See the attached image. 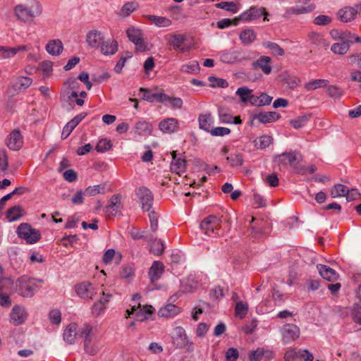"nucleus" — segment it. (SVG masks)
<instances>
[{
  "label": "nucleus",
  "mask_w": 361,
  "mask_h": 361,
  "mask_svg": "<svg viewBox=\"0 0 361 361\" xmlns=\"http://www.w3.org/2000/svg\"><path fill=\"white\" fill-rule=\"evenodd\" d=\"M329 81L324 79H318L310 81L305 84V89L311 91L316 89L327 86Z\"/></svg>",
  "instance_id": "4c0bfd02"
},
{
  "label": "nucleus",
  "mask_w": 361,
  "mask_h": 361,
  "mask_svg": "<svg viewBox=\"0 0 361 361\" xmlns=\"http://www.w3.org/2000/svg\"><path fill=\"white\" fill-rule=\"evenodd\" d=\"M160 102H168L173 109H180L183 106V102L179 97H170L165 93L162 92V94L159 96Z\"/></svg>",
  "instance_id": "2f4dec72"
},
{
  "label": "nucleus",
  "mask_w": 361,
  "mask_h": 361,
  "mask_svg": "<svg viewBox=\"0 0 361 361\" xmlns=\"http://www.w3.org/2000/svg\"><path fill=\"white\" fill-rule=\"evenodd\" d=\"M272 101V97L269 95L262 93L259 96L255 97V106H264L269 104Z\"/></svg>",
  "instance_id": "49530a36"
},
{
  "label": "nucleus",
  "mask_w": 361,
  "mask_h": 361,
  "mask_svg": "<svg viewBox=\"0 0 361 361\" xmlns=\"http://www.w3.org/2000/svg\"><path fill=\"white\" fill-rule=\"evenodd\" d=\"M271 59L269 56H262L255 63V66L260 68L266 74H269L271 67L269 65Z\"/></svg>",
  "instance_id": "e433bc0d"
},
{
  "label": "nucleus",
  "mask_w": 361,
  "mask_h": 361,
  "mask_svg": "<svg viewBox=\"0 0 361 361\" xmlns=\"http://www.w3.org/2000/svg\"><path fill=\"white\" fill-rule=\"evenodd\" d=\"M316 166L313 164L308 165L307 166H298L297 167V172L301 174H307L310 173L312 174L316 171Z\"/></svg>",
  "instance_id": "13d9d810"
},
{
  "label": "nucleus",
  "mask_w": 361,
  "mask_h": 361,
  "mask_svg": "<svg viewBox=\"0 0 361 361\" xmlns=\"http://www.w3.org/2000/svg\"><path fill=\"white\" fill-rule=\"evenodd\" d=\"M135 131L138 135H150L152 133L151 124L147 121H138L135 125Z\"/></svg>",
  "instance_id": "72a5a7b5"
},
{
  "label": "nucleus",
  "mask_w": 361,
  "mask_h": 361,
  "mask_svg": "<svg viewBox=\"0 0 361 361\" xmlns=\"http://www.w3.org/2000/svg\"><path fill=\"white\" fill-rule=\"evenodd\" d=\"M104 37L100 32L97 31H92L89 32L87 37V41L91 47L94 48H99L102 43L104 42Z\"/></svg>",
  "instance_id": "393cba45"
},
{
  "label": "nucleus",
  "mask_w": 361,
  "mask_h": 361,
  "mask_svg": "<svg viewBox=\"0 0 361 361\" xmlns=\"http://www.w3.org/2000/svg\"><path fill=\"white\" fill-rule=\"evenodd\" d=\"M29 49L27 45H20L16 47H0V56L4 59L14 56L17 53L26 51Z\"/></svg>",
  "instance_id": "a211bd4d"
},
{
  "label": "nucleus",
  "mask_w": 361,
  "mask_h": 361,
  "mask_svg": "<svg viewBox=\"0 0 361 361\" xmlns=\"http://www.w3.org/2000/svg\"><path fill=\"white\" fill-rule=\"evenodd\" d=\"M15 12L18 18L23 21H27L30 20L32 16L30 11L21 5L17 6L16 7Z\"/></svg>",
  "instance_id": "58836bf2"
},
{
  "label": "nucleus",
  "mask_w": 361,
  "mask_h": 361,
  "mask_svg": "<svg viewBox=\"0 0 361 361\" xmlns=\"http://www.w3.org/2000/svg\"><path fill=\"white\" fill-rule=\"evenodd\" d=\"M138 195L142 202V209L149 211L152 203V196L149 190L147 188L141 187L139 188Z\"/></svg>",
  "instance_id": "dca6fc26"
},
{
  "label": "nucleus",
  "mask_w": 361,
  "mask_h": 361,
  "mask_svg": "<svg viewBox=\"0 0 361 361\" xmlns=\"http://www.w3.org/2000/svg\"><path fill=\"white\" fill-rule=\"evenodd\" d=\"M280 118V116L273 111L268 112H262L259 113L256 116V118L261 123H268L271 122H274L278 120Z\"/></svg>",
  "instance_id": "7c9ffc66"
},
{
  "label": "nucleus",
  "mask_w": 361,
  "mask_h": 361,
  "mask_svg": "<svg viewBox=\"0 0 361 361\" xmlns=\"http://www.w3.org/2000/svg\"><path fill=\"white\" fill-rule=\"evenodd\" d=\"M229 133L230 130L224 127H217L211 130V134L214 136H224Z\"/></svg>",
  "instance_id": "680f3d73"
},
{
  "label": "nucleus",
  "mask_w": 361,
  "mask_h": 361,
  "mask_svg": "<svg viewBox=\"0 0 361 361\" xmlns=\"http://www.w3.org/2000/svg\"><path fill=\"white\" fill-rule=\"evenodd\" d=\"M52 63L50 61H44L40 64V68L46 75H49L52 71Z\"/></svg>",
  "instance_id": "774afa93"
},
{
  "label": "nucleus",
  "mask_w": 361,
  "mask_h": 361,
  "mask_svg": "<svg viewBox=\"0 0 361 361\" xmlns=\"http://www.w3.org/2000/svg\"><path fill=\"white\" fill-rule=\"evenodd\" d=\"M63 44L59 39L50 40L46 45V49L51 55H59L63 51Z\"/></svg>",
  "instance_id": "bb28decb"
},
{
  "label": "nucleus",
  "mask_w": 361,
  "mask_h": 361,
  "mask_svg": "<svg viewBox=\"0 0 361 361\" xmlns=\"http://www.w3.org/2000/svg\"><path fill=\"white\" fill-rule=\"evenodd\" d=\"M13 282L11 280L6 279L4 281V285L0 287V304L2 306H10L11 302L9 296L6 293L8 289L12 288Z\"/></svg>",
  "instance_id": "aec40b11"
},
{
  "label": "nucleus",
  "mask_w": 361,
  "mask_h": 361,
  "mask_svg": "<svg viewBox=\"0 0 361 361\" xmlns=\"http://www.w3.org/2000/svg\"><path fill=\"white\" fill-rule=\"evenodd\" d=\"M164 269V266L162 262L157 261L153 263L149 269V276L152 282H154L162 275Z\"/></svg>",
  "instance_id": "5701e85b"
},
{
  "label": "nucleus",
  "mask_w": 361,
  "mask_h": 361,
  "mask_svg": "<svg viewBox=\"0 0 361 361\" xmlns=\"http://www.w3.org/2000/svg\"><path fill=\"white\" fill-rule=\"evenodd\" d=\"M42 281L26 276H21L16 282V291L23 297L30 298L39 288Z\"/></svg>",
  "instance_id": "f03ea898"
},
{
  "label": "nucleus",
  "mask_w": 361,
  "mask_h": 361,
  "mask_svg": "<svg viewBox=\"0 0 361 361\" xmlns=\"http://www.w3.org/2000/svg\"><path fill=\"white\" fill-rule=\"evenodd\" d=\"M77 294L85 299H97L98 293L95 291L92 284L89 282H82L76 286Z\"/></svg>",
  "instance_id": "423d86ee"
},
{
  "label": "nucleus",
  "mask_w": 361,
  "mask_h": 361,
  "mask_svg": "<svg viewBox=\"0 0 361 361\" xmlns=\"http://www.w3.org/2000/svg\"><path fill=\"white\" fill-rule=\"evenodd\" d=\"M8 166V157L5 150H0V169L2 171L7 170Z\"/></svg>",
  "instance_id": "4d7b16f0"
},
{
  "label": "nucleus",
  "mask_w": 361,
  "mask_h": 361,
  "mask_svg": "<svg viewBox=\"0 0 361 361\" xmlns=\"http://www.w3.org/2000/svg\"><path fill=\"white\" fill-rule=\"evenodd\" d=\"M302 160V156L300 154L295 152H285L278 157V161L279 164L283 165H290L294 167L296 166Z\"/></svg>",
  "instance_id": "1a4fd4ad"
},
{
  "label": "nucleus",
  "mask_w": 361,
  "mask_h": 361,
  "mask_svg": "<svg viewBox=\"0 0 361 361\" xmlns=\"http://www.w3.org/2000/svg\"><path fill=\"white\" fill-rule=\"evenodd\" d=\"M200 127L207 131L211 128L212 121L210 114L200 115L199 117Z\"/></svg>",
  "instance_id": "a18cd8bd"
},
{
  "label": "nucleus",
  "mask_w": 361,
  "mask_h": 361,
  "mask_svg": "<svg viewBox=\"0 0 361 361\" xmlns=\"http://www.w3.org/2000/svg\"><path fill=\"white\" fill-rule=\"evenodd\" d=\"M280 77L281 78V80L287 84L290 88H294L300 82V80L298 78L289 75L286 73L281 75Z\"/></svg>",
  "instance_id": "09e8293b"
},
{
  "label": "nucleus",
  "mask_w": 361,
  "mask_h": 361,
  "mask_svg": "<svg viewBox=\"0 0 361 361\" xmlns=\"http://www.w3.org/2000/svg\"><path fill=\"white\" fill-rule=\"evenodd\" d=\"M238 356V350L234 348H229L226 353V361H236Z\"/></svg>",
  "instance_id": "052dcab7"
},
{
  "label": "nucleus",
  "mask_w": 361,
  "mask_h": 361,
  "mask_svg": "<svg viewBox=\"0 0 361 361\" xmlns=\"http://www.w3.org/2000/svg\"><path fill=\"white\" fill-rule=\"evenodd\" d=\"M347 192V188L345 185L342 184H336L335 185L331 190V195L332 197H339L341 196H345Z\"/></svg>",
  "instance_id": "a19ab883"
},
{
  "label": "nucleus",
  "mask_w": 361,
  "mask_h": 361,
  "mask_svg": "<svg viewBox=\"0 0 361 361\" xmlns=\"http://www.w3.org/2000/svg\"><path fill=\"white\" fill-rule=\"evenodd\" d=\"M137 6V5L135 3H126L121 9L120 16L123 18L128 16L136 9Z\"/></svg>",
  "instance_id": "3c124183"
},
{
  "label": "nucleus",
  "mask_w": 361,
  "mask_h": 361,
  "mask_svg": "<svg viewBox=\"0 0 361 361\" xmlns=\"http://www.w3.org/2000/svg\"><path fill=\"white\" fill-rule=\"evenodd\" d=\"M32 80L27 77H20L17 78L16 82L12 85L15 90H25L31 85Z\"/></svg>",
  "instance_id": "c9c22d12"
},
{
  "label": "nucleus",
  "mask_w": 361,
  "mask_h": 361,
  "mask_svg": "<svg viewBox=\"0 0 361 361\" xmlns=\"http://www.w3.org/2000/svg\"><path fill=\"white\" fill-rule=\"evenodd\" d=\"M99 48L101 51L105 55L114 54L118 50V42L114 39L108 41L104 39V42L102 43Z\"/></svg>",
  "instance_id": "a878e982"
},
{
  "label": "nucleus",
  "mask_w": 361,
  "mask_h": 361,
  "mask_svg": "<svg viewBox=\"0 0 361 361\" xmlns=\"http://www.w3.org/2000/svg\"><path fill=\"white\" fill-rule=\"evenodd\" d=\"M240 39L244 43L248 44L255 39V33L250 30H246L240 33Z\"/></svg>",
  "instance_id": "6e6d98bb"
},
{
  "label": "nucleus",
  "mask_w": 361,
  "mask_h": 361,
  "mask_svg": "<svg viewBox=\"0 0 361 361\" xmlns=\"http://www.w3.org/2000/svg\"><path fill=\"white\" fill-rule=\"evenodd\" d=\"M331 22V18L327 16H319L314 19V23L319 25H328Z\"/></svg>",
  "instance_id": "338daca9"
},
{
  "label": "nucleus",
  "mask_w": 361,
  "mask_h": 361,
  "mask_svg": "<svg viewBox=\"0 0 361 361\" xmlns=\"http://www.w3.org/2000/svg\"><path fill=\"white\" fill-rule=\"evenodd\" d=\"M263 356L269 360L273 357V353L271 350L259 348L250 353L249 359L250 361H259Z\"/></svg>",
  "instance_id": "b1692460"
},
{
  "label": "nucleus",
  "mask_w": 361,
  "mask_h": 361,
  "mask_svg": "<svg viewBox=\"0 0 361 361\" xmlns=\"http://www.w3.org/2000/svg\"><path fill=\"white\" fill-rule=\"evenodd\" d=\"M172 157L173 159V161L171 163V170L172 172L176 173L179 176L185 173L186 161L184 158L179 157L176 159V152L173 151L171 153Z\"/></svg>",
  "instance_id": "f3484780"
},
{
  "label": "nucleus",
  "mask_w": 361,
  "mask_h": 361,
  "mask_svg": "<svg viewBox=\"0 0 361 361\" xmlns=\"http://www.w3.org/2000/svg\"><path fill=\"white\" fill-rule=\"evenodd\" d=\"M248 311V305L246 303H243L242 302H238L236 303L235 308V316L239 317L240 319H243L245 317Z\"/></svg>",
  "instance_id": "37998d69"
},
{
  "label": "nucleus",
  "mask_w": 361,
  "mask_h": 361,
  "mask_svg": "<svg viewBox=\"0 0 361 361\" xmlns=\"http://www.w3.org/2000/svg\"><path fill=\"white\" fill-rule=\"evenodd\" d=\"M168 44L173 49L185 52L196 48L197 42L194 38L185 35H173L169 38Z\"/></svg>",
  "instance_id": "7ed1b4c3"
},
{
  "label": "nucleus",
  "mask_w": 361,
  "mask_h": 361,
  "mask_svg": "<svg viewBox=\"0 0 361 361\" xmlns=\"http://www.w3.org/2000/svg\"><path fill=\"white\" fill-rule=\"evenodd\" d=\"M219 226V220L214 216H209L204 219L201 224L202 228L204 231L205 234L208 235L212 233L214 230L218 229Z\"/></svg>",
  "instance_id": "2eb2a0df"
},
{
  "label": "nucleus",
  "mask_w": 361,
  "mask_h": 361,
  "mask_svg": "<svg viewBox=\"0 0 361 361\" xmlns=\"http://www.w3.org/2000/svg\"><path fill=\"white\" fill-rule=\"evenodd\" d=\"M24 214L23 208L20 205H16L7 210L6 216L9 221H14L21 218Z\"/></svg>",
  "instance_id": "4be33fe9"
},
{
  "label": "nucleus",
  "mask_w": 361,
  "mask_h": 361,
  "mask_svg": "<svg viewBox=\"0 0 361 361\" xmlns=\"http://www.w3.org/2000/svg\"><path fill=\"white\" fill-rule=\"evenodd\" d=\"M27 314L25 310L20 306L16 305L13 307L11 313V319L16 325L23 324L26 319Z\"/></svg>",
  "instance_id": "6ab92c4d"
},
{
  "label": "nucleus",
  "mask_w": 361,
  "mask_h": 361,
  "mask_svg": "<svg viewBox=\"0 0 361 361\" xmlns=\"http://www.w3.org/2000/svg\"><path fill=\"white\" fill-rule=\"evenodd\" d=\"M135 269L132 265L125 264L120 270V276L121 278L127 279L134 275Z\"/></svg>",
  "instance_id": "de8ad7c7"
},
{
  "label": "nucleus",
  "mask_w": 361,
  "mask_h": 361,
  "mask_svg": "<svg viewBox=\"0 0 361 361\" xmlns=\"http://www.w3.org/2000/svg\"><path fill=\"white\" fill-rule=\"evenodd\" d=\"M300 329L295 324H286L283 334L284 339L294 341L300 337Z\"/></svg>",
  "instance_id": "412c9836"
},
{
  "label": "nucleus",
  "mask_w": 361,
  "mask_h": 361,
  "mask_svg": "<svg viewBox=\"0 0 361 361\" xmlns=\"http://www.w3.org/2000/svg\"><path fill=\"white\" fill-rule=\"evenodd\" d=\"M49 319L52 324H59L61 321V314L58 310H53L49 313Z\"/></svg>",
  "instance_id": "bf43d9fd"
},
{
  "label": "nucleus",
  "mask_w": 361,
  "mask_h": 361,
  "mask_svg": "<svg viewBox=\"0 0 361 361\" xmlns=\"http://www.w3.org/2000/svg\"><path fill=\"white\" fill-rule=\"evenodd\" d=\"M17 233L20 238L24 239L30 244L37 243L41 237L38 230L32 228L30 224L26 223H23L18 226Z\"/></svg>",
  "instance_id": "20e7f679"
},
{
  "label": "nucleus",
  "mask_w": 361,
  "mask_h": 361,
  "mask_svg": "<svg viewBox=\"0 0 361 361\" xmlns=\"http://www.w3.org/2000/svg\"><path fill=\"white\" fill-rule=\"evenodd\" d=\"M236 94L239 97L241 103L243 105L248 104L254 105L256 95L252 94V90L246 87H240L236 91Z\"/></svg>",
  "instance_id": "f8f14e48"
},
{
  "label": "nucleus",
  "mask_w": 361,
  "mask_h": 361,
  "mask_svg": "<svg viewBox=\"0 0 361 361\" xmlns=\"http://www.w3.org/2000/svg\"><path fill=\"white\" fill-rule=\"evenodd\" d=\"M209 86L211 87L225 88L228 86L227 81L222 78L211 76L209 78Z\"/></svg>",
  "instance_id": "c03bdc74"
},
{
  "label": "nucleus",
  "mask_w": 361,
  "mask_h": 361,
  "mask_svg": "<svg viewBox=\"0 0 361 361\" xmlns=\"http://www.w3.org/2000/svg\"><path fill=\"white\" fill-rule=\"evenodd\" d=\"M298 353L295 349H289L284 355L285 361H293L298 357Z\"/></svg>",
  "instance_id": "69168bd1"
},
{
  "label": "nucleus",
  "mask_w": 361,
  "mask_h": 361,
  "mask_svg": "<svg viewBox=\"0 0 361 361\" xmlns=\"http://www.w3.org/2000/svg\"><path fill=\"white\" fill-rule=\"evenodd\" d=\"M112 147L110 140L107 139H102L99 141L96 146V149L99 152H104L109 150Z\"/></svg>",
  "instance_id": "603ef678"
},
{
  "label": "nucleus",
  "mask_w": 361,
  "mask_h": 361,
  "mask_svg": "<svg viewBox=\"0 0 361 361\" xmlns=\"http://www.w3.org/2000/svg\"><path fill=\"white\" fill-rule=\"evenodd\" d=\"M356 6H346L341 8L338 13V18L344 23L351 22L357 15Z\"/></svg>",
  "instance_id": "9d476101"
},
{
  "label": "nucleus",
  "mask_w": 361,
  "mask_h": 361,
  "mask_svg": "<svg viewBox=\"0 0 361 361\" xmlns=\"http://www.w3.org/2000/svg\"><path fill=\"white\" fill-rule=\"evenodd\" d=\"M77 240L78 238L75 235L64 237L61 240V244L64 247L73 246Z\"/></svg>",
  "instance_id": "0e129e2a"
},
{
  "label": "nucleus",
  "mask_w": 361,
  "mask_h": 361,
  "mask_svg": "<svg viewBox=\"0 0 361 361\" xmlns=\"http://www.w3.org/2000/svg\"><path fill=\"white\" fill-rule=\"evenodd\" d=\"M262 16H264V20H268L267 16L268 13L267 12L264 8H250V10L243 13L240 16V18L243 20H252L257 18H259Z\"/></svg>",
  "instance_id": "9b49d317"
},
{
  "label": "nucleus",
  "mask_w": 361,
  "mask_h": 361,
  "mask_svg": "<svg viewBox=\"0 0 361 361\" xmlns=\"http://www.w3.org/2000/svg\"><path fill=\"white\" fill-rule=\"evenodd\" d=\"M179 312L180 309L177 306L173 304H168L159 310V315L162 317L168 318L178 314Z\"/></svg>",
  "instance_id": "c756f323"
},
{
  "label": "nucleus",
  "mask_w": 361,
  "mask_h": 361,
  "mask_svg": "<svg viewBox=\"0 0 361 361\" xmlns=\"http://www.w3.org/2000/svg\"><path fill=\"white\" fill-rule=\"evenodd\" d=\"M116 257L118 260L121 259V255L120 253H116V251L113 249L108 250L104 255L103 262L105 264H109L112 262L113 259Z\"/></svg>",
  "instance_id": "8fccbe9b"
},
{
  "label": "nucleus",
  "mask_w": 361,
  "mask_h": 361,
  "mask_svg": "<svg viewBox=\"0 0 361 361\" xmlns=\"http://www.w3.org/2000/svg\"><path fill=\"white\" fill-rule=\"evenodd\" d=\"M150 23H153L158 27H169L171 25V20L166 17L154 15H148L145 16Z\"/></svg>",
  "instance_id": "cd10ccee"
},
{
  "label": "nucleus",
  "mask_w": 361,
  "mask_h": 361,
  "mask_svg": "<svg viewBox=\"0 0 361 361\" xmlns=\"http://www.w3.org/2000/svg\"><path fill=\"white\" fill-rule=\"evenodd\" d=\"M123 209V204L120 195H114L109 200V204L106 207V212L109 217H114L121 215Z\"/></svg>",
  "instance_id": "0eeeda50"
},
{
  "label": "nucleus",
  "mask_w": 361,
  "mask_h": 361,
  "mask_svg": "<svg viewBox=\"0 0 361 361\" xmlns=\"http://www.w3.org/2000/svg\"><path fill=\"white\" fill-rule=\"evenodd\" d=\"M227 160L233 166H241L243 161V156L240 154L232 153L227 157Z\"/></svg>",
  "instance_id": "864d4df0"
},
{
  "label": "nucleus",
  "mask_w": 361,
  "mask_h": 361,
  "mask_svg": "<svg viewBox=\"0 0 361 361\" xmlns=\"http://www.w3.org/2000/svg\"><path fill=\"white\" fill-rule=\"evenodd\" d=\"M101 295L102 296L99 297V300H97L92 306V314L95 316H99L104 312L111 298L110 293H105L104 288L99 293L98 296Z\"/></svg>",
  "instance_id": "6e6552de"
},
{
  "label": "nucleus",
  "mask_w": 361,
  "mask_h": 361,
  "mask_svg": "<svg viewBox=\"0 0 361 361\" xmlns=\"http://www.w3.org/2000/svg\"><path fill=\"white\" fill-rule=\"evenodd\" d=\"M339 38L341 42L334 44L331 47V50L335 54H344L348 51L349 44L348 42L343 41L345 39V36H340Z\"/></svg>",
  "instance_id": "473e14b6"
},
{
  "label": "nucleus",
  "mask_w": 361,
  "mask_h": 361,
  "mask_svg": "<svg viewBox=\"0 0 361 361\" xmlns=\"http://www.w3.org/2000/svg\"><path fill=\"white\" fill-rule=\"evenodd\" d=\"M140 91L144 92V94L142 96L143 99H145V100H147L149 102H153L154 100H157V101L160 102V99L159 98V96L162 94V92L151 93L149 92V90L144 89V88H140Z\"/></svg>",
  "instance_id": "5fc2aeb1"
},
{
  "label": "nucleus",
  "mask_w": 361,
  "mask_h": 361,
  "mask_svg": "<svg viewBox=\"0 0 361 361\" xmlns=\"http://www.w3.org/2000/svg\"><path fill=\"white\" fill-rule=\"evenodd\" d=\"M272 142V137L269 135H262L255 140V147L258 149H264Z\"/></svg>",
  "instance_id": "ea45409f"
},
{
  "label": "nucleus",
  "mask_w": 361,
  "mask_h": 361,
  "mask_svg": "<svg viewBox=\"0 0 361 361\" xmlns=\"http://www.w3.org/2000/svg\"><path fill=\"white\" fill-rule=\"evenodd\" d=\"M6 145L12 150H18L23 145V137L20 131L13 130L7 138Z\"/></svg>",
  "instance_id": "ddd939ff"
},
{
  "label": "nucleus",
  "mask_w": 361,
  "mask_h": 361,
  "mask_svg": "<svg viewBox=\"0 0 361 361\" xmlns=\"http://www.w3.org/2000/svg\"><path fill=\"white\" fill-rule=\"evenodd\" d=\"M101 192V188L99 185H93L90 186L87 188H86L84 195L86 196H94L100 193Z\"/></svg>",
  "instance_id": "e2e57ef3"
},
{
  "label": "nucleus",
  "mask_w": 361,
  "mask_h": 361,
  "mask_svg": "<svg viewBox=\"0 0 361 361\" xmlns=\"http://www.w3.org/2000/svg\"><path fill=\"white\" fill-rule=\"evenodd\" d=\"M164 247L160 240H154L151 243L150 251L155 255H160L164 252Z\"/></svg>",
  "instance_id": "79ce46f5"
},
{
  "label": "nucleus",
  "mask_w": 361,
  "mask_h": 361,
  "mask_svg": "<svg viewBox=\"0 0 361 361\" xmlns=\"http://www.w3.org/2000/svg\"><path fill=\"white\" fill-rule=\"evenodd\" d=\"M159 129L164 133H172L178 128V121L173 118L162 120L159 124Z\"/></svg>",
  "instance_id": "4468645a"
},
{
  "label": "nucleus",
  "mask_w": 361,
  "mask_h": 361,
  "mask_svg": "<svg viewBox=\"0 0 361 361\" xmlns=\"http://www.w3.org/2000/svg\"><path fill=\"white\" fill-rule=\"evenodd\" d=\"M127 35L130 40L136 44V49L140 51L149 50L151 46H148L142 39L140 30L133 27L126 30Z\"/></svg>",
  "instance_id": "39448f33"
},
{
  "label": "nucleus",
  "mask_w": 361,
  "mask_h": 361,
  "mask_svg": "<svg viewBox=\"0 0 361 361\" xmlns=\"http://www.w3.org/2000/svg\"><path fill=\"white\" fill-rule=\"evenodd\" d=\"M319 273L324 279L329 281H335L338 278V274L334 269L326 265H321Z\"/></svg>",
  "instance_id": "c85d7f7f"
},
{
  "label": "nucleus",
  "mask_w": 361,
  "mask_h": 361,
  "mask_svg": "<svg viewBox=\"0 0 361 361\" xmlns=\"http://www.w3.org/2000/svg\"><path fill=\"white\" fill-rule=\"evenodd\" d=\"M85 338L84 345L86 350L93 354L95 353V349L92 345V327L90 325H84L79 331L78 330V325L75 323L69 324L65 329L63 333V338L69 343L74 342L78 335Z\"/></svg>",
  "instance_id": "f257e3e1"
},
{
  "label": "nucleus",
  "mask_w": 361,
  "mask_h": 361,
  "mask_svg": "<svg viewBox=\"0 0 361 361\" xmlns=\"http://www.w3.org/2000/svg\"><path fill=\"white\" fill-rule=\"evenodd\" d=\"M239 5L240 4L238 2L222 1L221 3L216 4L215 6L216 8L226 10L232 13H235L238 11Z\"/></svg>",
  "instance_id": "f704fd0d"
}]
</instances>
